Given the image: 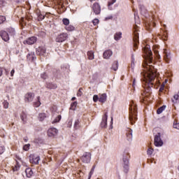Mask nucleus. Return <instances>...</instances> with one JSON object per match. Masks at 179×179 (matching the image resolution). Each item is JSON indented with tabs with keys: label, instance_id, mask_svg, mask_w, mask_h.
I'll return each instance as SVG.
<instances>
[{
	"label": "nucleus",
	"instance_id": "1",
	"mask_svg": "<svg viewBox=\"0 0 179 179\" xmlns=\"http://www.w3.org/2000/svg\"><path fill=\"white\" fill-rule=\"evenodd\" d=\"M143 52L147 57V61L145 62L143 67L145 70L141 75L143 78L141 80L143 82V91L141 92L144 100H149L150 96H152V89H155L156 85H155V80L156 79V72L157 71L155 69V66L152 65L153 63V53L150 50V45H147L144 49Z\"/></svg>",
	"mask_w": 179,
	"mask_h": 179
},
{
	"label": "nucleus",
	"instance_id": "2",
	"mask_svg": "<svg viewBox=\"0 0 179 179\" xmlns=\"http://www.w3.org/2000/svg\"><path fill=\"white\" fill-rule=\"evenodd\" d=\"M138 108L136 107V103L131 101L129 105V120L131 124L134 125L136 120H138Z\"/></svg>",
	"mask_w": 179,
	"mask_h": 179
},
{
	"label": "nucleus",
	"instance_id": "3",
	"mask_svg": "<svg viewBox=\"0 0 179 179\" xmlns=\"http://www.w3.org/2000/svg\"><path fill=\"white\" fill-rule=\"evenodd\" d=\"M138 31V28L135 27L134 31V36H133L134 51H136V49L138 48V45L139 44V33Z\"/></svg>",
	"mask_w": 179,
	"mask_h": 179
},
{
	"label": "nucleus",
	"instance_id": "4",
	"mask_svg": "<svg viewBox=\"0 0 179 179\" xmlns=\"http://www.w3.org/2000/svg\"><path fill=\"white\" fill-rule=\"evenodd\" d=\"M129 159V153L126 152L124 153L123 156V162H124V173H128L129 171V161H128Z\"/></svg>",
	"mask_w": 179,
	"mask_h": 179
},
{
	"label": "nucleus",
	"instance_id": "5",
	"mask_svg": "<svg viewBox=\"0 0 179 179\" xmlns=\"http://www.w3.org/2000/svg\"><path fill=\"white\" fill-rule=\"evenodd\" d=\"M91 9L94 15H97L101 13V6H100V3L97 2H95L92 4V6H91Z\"/></svg>",
	"mask_w": 179,
	"mask_h": 179
},
{
	"label": "nucleus",
	"instance_id": "6",
	"mask_svg": "<svg viewBox=\"0 0 179 179\" xmlns=\"http://www.w3.org/2000/svg\"><path fill=\"white\" fill-rule=\"evenodd\" d=\"M154 145L157 147L163 146V141H162V134L157 133L155 136Z\"/></svg>",
	"mask_w": 179,
	"mask_h": 179
},
{
	"label": "nucleus",
	"instance_id": "7",
	"mask_svg": "<svg viewBox=\"0 0 179 179\" xmlns=\"http://www.w3.org/2000/svg\"><path fill=\"white\" fill-rule=\"evenodd\" d=\"M68 39V34L66 33H62L56 36V43H64V41Z\"/></svg>",
	"mask_w": 179,
	"mask_h": 179
},
{
	"label": "nucleus",
	"instance_id": "8",
	"mask_svg": "<svg viewBox=\"0 0 179 179\" xmlns=\"http://www.w3.org/2000/svg\"><path fill=\"white\" fill-rule=\"evenodd\" d=\"M47 53V49L45 46H39L36 49V54L39 57H45V54Z\"/></svg>",
	"mask_w": 179,
	"mask_h": 179
},
{
	"label": "nucleus",
	"instance_id": "9",
	"mask_svg": "<svg viewBox=\"0 0 179 179\" xmlns=\"http://www.w3.org/2000/svg\"><path fill=\"white\" fill-rule=\"evenodd\" d=\"M92 159V154L90 152H85L80 157V160L83 163H90V160Z\"/></svg>",
	"mask_w": 179,
	"mask_h": 179
},
{
	"label": "nucleus",
	"instance_id": "10",
	"mask_svg": "<svg viewBox=\"0 0 179 179\" xmlns=\"http://www.w3.org/2000/svg\"><path fill=\"white\" fill-rule=\"evenodd\" d=\"M29 162L31 164H38V162H40V156L31 154L29 155Z\"/></svg>",
	"mask_w": 179,
	"mask_h": 179
},
{
	"label": "nucleus",
	"instance_id": "11",
	"mask_svg": "<svg viewBox=\"0 0 179 179\" xmlns=\"http://www.w3.org/2000/svg\"><path fill=\"white\" fill-rule=\"evenodd\" d=\"M34 93L33 92H27V94H25L24 98L25 103H30L33 101V100H34Z\"/></svg>",
	"mask_w": 179,
	"mask_h": 179
},
{
	"label": "nucleus",
	"instance_id": "12",
	"mask_svg": "<svg viewBox=\"0 0 179 179\" xmlns=\"http://www.w3.org/2000/svg\"><path fill=\"white\" fill-rule=\"evenodd\" d=\"M37 41V38L36 36H31L28 38L27 40L24 41V44H28V45H33Z\"/></svg>",
	"mask_w": 179,
	"mask_h": 179
},
{
	"label": "nucleus",
	"instance_id": "13",
	"mask_svg": "<svg viewBox=\"0 0 179 179\" xmlns=\"http://www.w3.org/2000/svg\"><path fill=\"white\" fill-rule=\"evenodd\" d=\"M58 134V130L56 128H50L48 130V136L50 138H54L55 136H57V134Z\"/></svg>",
	"mask_w": 179,
	"mask_h": 179
},
{
	"label": "nucleus",
	"instance_id": "14",
	"mask_svg": "<svg viewBox=\"0 0 179 179\" xmlns=\"http://www.w3.org/2000/svg\"><path fill=\"white\" fill-rule=\"evenodd\" d=\"M0 36L1 37L2 40H3V41H9V34L6 31L1 30L0 31Z\"/></svg>",
	"mask_w": 179,
	"mask_h": 179
},
{
	"label": "nucleus",
	"instance_id": "15",
	"mask_svg": "<svg viewBox=\"0 0 179 179\" xmlns=\"http://www.w3.org/2000/svg\"><path fill=\"white\" fill-rule=\"evenodd\" d=\"M107 118H108V115L107 113H105L102 117V121L101 122V127L107 128Z\"/></svg>",
	"mask_w": 179,
	"mask_h": 179
},
{
	"label": "nucleus",
	"instance_id": "16",
	"mask_svg": "<svg viewBox=\"0 0 179 179\" xmlns=\"http://www.w3.org/2000/svg\"><path fill=\"white\" fill-rule=\"evenodd\" d=\"M25 174L27 178H31L34 173L33 172V170L31 169V168H27L25 169Z\"/></svg>",
	"mask_w": 179,
	"mask_h": 179
},
{
	"label": "nucleus",
	"instance_id": "17",
	"mask_svg": "<svg viewBox=\"0 0 179 179\" xmlns=\"http://www.w3.org/2000/svg\"><path fill=\"white\" fill-rule=\"evenodd\" d=\"M111 55H113V51L110 50H106L103 54L104 59H108Z\"/></svg>",
	"mask_w": 179,
	"mask_h": 179
},
{
	"label": "nucleus",
	"instance_id": "18",
	"mask_svg": "<svg viewBox=\"0 0 179 179\" xmlns=\"http://www.w3.org/2000/svg\"><path fill=\"white\" fill-rule=\"evenodd\" d=\"M36 58V53H34V52H31L27 55V59L28 61H34Z\"/></svg>",
	"mask_w": 179,
	"mask_h": 179
},
{
	"label": "nucleus",
	"instance_id": "19",
	"mask_svg": "<svg viewBox=\"0 0 179 179\" xmlns=\"http://www.w3.org/2000/svg\"><path fill=\"white\" fill-rule=\"evenodd\" d=\"M126 136L127 141H132V129L127 128L126 130Z\"/></svg>",
	"mask_w": 179,
	"mask_h": 179
},
{
	"label": "nucleus",
	"instance_id": "20",
	"mask_svg": "<svg viewBox=\"0 0 179 179\" xmlns=\"http://www.w3.org/2000/svg\"><path fill=\"white\" fill-rule=\"evenodd\" d=\"M48 15V13L44 14L43 13H42L41 12L37 13L38 22H41V20H44V19H45V17Z\"/></svg>",
	"mask_w": 179,
	"mask_h": 179
},
{
	"label": "nucleus",
	"instance_id": "21",
	"mask_svg": "<svg viewBox=\"0 0 179 179\" xmlns=\"http://www.w3.org/2000/svg\"><path fill=\"white\" fill-rule=\"evenodd\" d=\"M20 119L22 120L23 124H26L27 122V114L24 112H22L20 114Z\"/></svg>",
	"mask_w": 179,
	"mask_h": 179
},
{
	"label": "nucleus",
	"instance_id": "22",
	"mask_svg": "<svg viewBox=\"0 0 179 179\" xmlns=\"http://www.w3.org/2000/svg\"><path fill=\"white\" fill-rule=\"evenodd\" d=\"M13 171H19L20 170V164H19V162L17 160H15V164L14 166H12Z\"/></svg>",
	"mask_w": 179,
	"mask_h": 179
},
{
	"label": "nucleus",
	"instance_id": "23",
	"mask_svg": "<svg viewBox=\"0 0 179 179\" xmlns=\"http://www.w3.org/2000/svg\"><path fill=\"white\" fill-rule=\"evenodd\" d=\"M121 38H122V33L116 32L114 35V40H115V41H118L119 40H121Z\"/></svg>",
	"mask_w": 179,
	"mask_h": 179
},
{
	"label": "nucleus",
	"instance_id": "24",
	"mask_svg": "<svg viewBox=\"0 0 179 179\" xmlns=\"http://www.w3.org/2000/svg\"><path fill=\"white\" fill-rule=\"evenodd\" d=\"M107 100V94H102L99 96V102L100 103H106Z\"/></svg>",
	"mask_w": 179,
	"mask_h": 179
},
{
	"label": "nucleus",
	"instance_id": "25",
	"mask_svg": "<svg viewBox=\"0 0 179 179\" xmlns=\"http://www.w3.org/2000/svg\"><path fill=\"white\" fill-rule=\"evenodd\" d=\"M46 87H47V89L55 90V89H57V84L48 83L46 84Z\"/></svg>",
	"mask_w": 179,
	"mask_h": 179
},
{
	"label": "nucleus",
	"instance_id": "26",
	"mask_svg": "<svg viewBox=\"0 0 179 179\" xmlns=\"http://www.w3.org/2000/svg\"><path fill=\"white\" fill-rule=\"evenodd\" d=\"M64 29L65 30H66V31H75V27L71 24L66 26Z\"/></svg>",
	"mask_w": 179,
	"mask_h": 179
},
{
	"label": "nucleus",
	"instance_id": "27",
	"mask_svg": "<svg viewBox=\"0 0 179 179\" xmlns=\"http://www.w3.org/2000/svg\"><path fill=\"white\" fill-rule=\"evenodd\" d=\"M111 69H113V71H117L118 70V62L117 61L113 62V63L112 64Z\"/></svg>",
	"mask_w": 179,
	"mask_h": 179
},
{
	"label": "nucleus",
	"instance_id": "28",
	"mask_svg": "<svg viewBox=\"0 0 179 179\" xmlns=\"http://www.w3.org/2000/svg\"><path fill=\"white\" fill-rule=\"evenodd\" d=\"M45 118H47V115H45V113H39V115H38L39 121H44V120H45Z\"/></svg>",
	"mask_w": 179,
	"mask_h": 179
},
{
	"label": "nucleus",
	"instance_id": "29",
	"mask_svg": "<svg viewBox=\"0 0 179 179\" xmlns=\"http://www.w3.org/2000/svg\"><path fill=\"white\" fill-rule=\"evenodd\" d=\"M37 101L34 102V107H40L41 106V102L40 101V96H37Z\"/></svg>",
	"mask_w": 179,
	"mask_h": 179
},
{
	"label": "nucleus",
	"instance_id": "30",
	"mask_svg": "<svg viewBox=\"0 0 179 179\" xmlns=\"http://www.w3.org/2000/svg\"><path fill=\"white\" fill-rule=\"evenodd\" d=\"M8 33H9L10 36H15L16 34V31H15V29L13 28H8L7 29Z\"/></svg>",
	"mask_w": 179,
	"mask_h": 179
},
{
	"label": "nucleus",
	"instance_id": "31",
	"mask_svg": "<svg viewBox=\"0 0 179 179\" xmlns=\"http://www.w3.org/2000/svg\"><path fill=\"white\" fill-rule=\"evenodd\" d=\"M87 57L88 59H94V53L93 52V51H88Z\"/></svg>",
	"mask_w": 179,
	"mask_h": 179
},
{
	"label": "nucleus",
	"instance_id": "32",
	"mask_svg": "<svg viewBox=\"0 0 179 179\" xmlns=\"http://www.w3.org/2000/svg\"><path fill=\"white\" fill-rule=\"evenodd\" d=\"M80 121L79 120H76L74 123V129H79L80 128Z\"/></svg>",
	"mask_w": 179,
	"mask_h": 179
},
{
	"label": "nucleus",
	"instance_id": "33",
	"mask_svg": "<svg viewBox=\"0 0 179 179\" xmlns=\"http://www.w3.org/2000/svg\"><path fill=\"white\" fill-rule=\"evenodd\" d=\"M164 110H166V106H162L157 109V113L162 114Z\"/></svg>",
	"mask_w": 179,
	"mask_h": 179
},
{
	"label": "nucleus",
	"instance_id": "34",
	"mask_svg": "<svg viewBox=\"0 0 179 179\" xmlns=\"http://www.w3.org/2000/svg\"><path fill=\"white\" fill-rule=\"evenodd\" d=\"M6 22V17L0 15V24H3Z\"/></svg>",
	"mask_w": 179,
	"mask_h": 179
},
{
	"label": "nucleus",
	"instance_id": "35",
	"mask_svg": "<svg viewBox=\"0 0 179 179\" xmlns=\"http://www.w3.org/2000/svg\"><path fill=\"white\" fill-rule=\"evenodd\" d=\"M62 116L59 115L52 122V124H57V122H59L61 121Z\"/></svg>",
	"mask_w": 179,
	"mask_h": 179
},
{
	"label": "nucleus",
	"instance_id": "36",
	"mask_svg": "<svg viewBox=\"0 0 179 179\" xmlns=\"http://www.w3.org/2000/svg\"><path fill=\"white\" fill-rule=\"evenodd\" d=\"M83 95V88L80 87L77 92V96L80 97Z\"/></svg>",
	"mask_w": 179,
	"mask_h": 179
},
{
	"label": "nucleus",
	"instance_id": "37",
	"mask_svg": "<svg viewBox=\"0 0 179 179\" xmlns=\"http://www.w3.org/2000/svg\"><path fill=\"white\" fill-rule=\"evenodd\" d=\"M62 22H63V24H64V26H69V19L64 18L62 20Z\"/></svg>",
	"mask_w": 179,
	"mask_h": 179
},
{
	"label": "nucleus",
	"instance_id": "38",
	"mask_svg": "<svg viewBox=\"0 0 179 179\" xmlns=\"http://www.w3.org/2000/svg\"><path fill=\"white\" fill-rule=\"evenodd\" d=\"M131 66L132 69H134V68L135 67V58L134 57V55L131 56Z\"/></svg>",
	"mask_w": 179,
	"mask_h": 179
},
{
	"label": "nucleus",
	"instance_id": "39",
	"mask_svg": "<svg viewBox=\"0 0 179 179\" xmlns=\"http://www.w3.org/2000/svg\"><path fill=\"white\" fill-rule=\"evenodd\" d=\"M3 108H9V102H8V101H3Z\"/></svg>",
	"mask_w": 179,
	"mask_h": 179
},
{
	"label": "nucleus",
	"instance_id": "40",
	"mask_svg": "<svg viewBox=\"0 0 179 179\" xmlns=\"http://www.w3.org/2000/svg\"><path fill=\"white\" fill-rule=\"evenodd\" d=\"M96 169V165H93L90 172V178L92 177V176H93V173H94V169Z\"/></svg>",
	"mask_w": 179,
	"mask_h": 179
},
{
	"label": "nucleus",
	"instance_id": "41",
	"mask_svg": "<svg viewBox=\"0 0 179 179\" xmlns=\"http://www.w3.org/2000/svg\"><path fill=\"white\" fill-rule=\"evenodd\" d=\"M93 101L94 103H97L98 101H99V96L98 95H94Z\"/></svg>",
	"mask_w": 179,
	"mask_h": 179
},
{
	"label": "nucleus",
	"instance_id": "42",
	"mask_svg": "<svg viewBox=\"0 0 179 179\" xmlns=\"http://www.w3.org/2000/svg\"><path fill=\"white\" fill-rule=\"evenodd\" d=\"M30 149V144H26L23 146V150H25V152H27Z\"/></svg>",
	"mask_w": 179,
	"mask_h": 179
},
{
	"label": "nucleus",
	"instance_id": "43",
	"mask_svg": "<svg viewBox=\"0 0 179 179\" xmlns=\"http://www.w3.org/2000/svg\"><path fill=\"white\" fill-rule=\"evenodd\" d=\"M117 2V0H109L108 2V6H111V5H114Z\"/></svg>",
	"mask_w": 179,
	"mask_h": 179
},
{
	"label": "nucleus",
	"instance_id": "44",
	"mask_svg": "<svg viewBox=\"0 0 179 179\" xmlns=\"http://www.w3.org/2000/svg\"><path fill=\"white\" fill-rule=\"evenodd\" d=\"M99 19L95 18L92 20V23L94 24V26H97V24H99Z\"/></svg>",
	"mask_w": 179,
	"mask_h": 179
},
{
	"label": "nucleus",
	"instance_id": "45",
	"mask_svg": "<svg viewBox=\"0 0 179 179\" xmlns=\"http://www.w3.org/2000/svg\"><path fill=\"white\" fill-rule=\"evenodd\" d=\"M41 78L42 79H44V80H45V79H47V78H48V76H47V73H43L41 75Z\"/></svg>",
	"mask_w": 179,
	"mask_h": 179
},
{
	"label": "nucleus",
	"instance_id": "46",
	"mask_svg": "<svg viewBox=\"0 0 179 179\" xmlns=\"http://www.w3.org/2000/svg\"><path fill=\"white\" fill-rule=\"evenodd\" d=\"M5 152V147L3 145H0V155H3Z\"/></svg>",
	"mask_w": 179,
	"mask_h": 179
},
{
	"label": "nucleus",
	"instance_id": "47",
	"mask_svg": "<svg viewBox=\"0 0 179 179\" xmlns=\"http://www.w3.org/2000/svg\"><path fill=\"white\" fill-rule=\"evenodd\" d=\"M6 2L3 0H0V8H3L5 6Z\"/></svg>",
	"mask_w": 179,
	"mask_h": 179
},
{
	"label": "nucleus",
	"instance_id": "48",
	"mask_svg": "<svg viewBox=\"0 0 179 179\" xmlns=\"http://www.w3.org/2000/svg\"><path fill=\"white\" fill-rule=\"evenodd\" d=\"M153 151H154L153 148H148V151H147V153H148V155H152Z\"/></svg>",
	"mask_w": 179,
	"mask_h": 179
},
{
	"label": "nucleus",
	"instance_id": "49",
	"mask_svg": "<svg viewBox=\"0 0 179 179\" xmlns=\"http://www.w3.org/2000/svg\"><path fill=\"white\" fill-rule=\"evenodd\" d=\"M76 106H78V102L75 101L71 103V108H76Z\"/></svg>",
	"mask_w": 179,
	"mask_h": 179
},
{
	"label": "nucleus",
	"instance_id": "50",
	"mask_svg": "<svg viewBox=\"0 0 179 179\" xmlns=\"http://www.w3.org/2000/svg\"><path fill=\"white\" fill-rule=\"evenodd\" d=\"M164 90V84H162L159 88V92H162Z\"/></svg>",
	"mask_w": 179,
	"mask_h": 179
},
{
	"label": "nucleus",
	"instance_id": "51",
	"mask_svg": "<svg viewBox=\"0 0 179 179\" xmlns=\"http://www.w3.org/2000/svg\"><path fill=\"white\" fill-rule=\"evenodd\" d=\"M173 128H176V129H179V123L173 124Z\"/></svg>",
	"mask_w": 179,
	"mask_h": 179
},
{
	"label": "nucleus",
	"instance_id": "52",
	"mask_svg": "<svg viewBox=\"0 0 179 179\" xmlns=\"http://www.w3.org/2000/svg\"><path fill=\"white\" fill-rule=\"evenodd\" d=\"M113 19V15H109L105 18V20H111Z\"/></svg>",
	"mask_w": 179,
	"mask_h": 179
},
{
	"label": "nucleus",
	"instance_id": "53",
	"mask_svg": "<svg viewBox=\"0 0 179 179\" xmlns=\"http://www.w3.org/2000/svg\"><path fill=\"white\" fill-rule=\"evenodd\" d=\"M3 75V68L0 67V77Z\"/></svg>",
	"mask_w": 179,
	"mask_h": 179
},
{
	"label": "nucleus",
	"instance_id": "54",
	"mask_svg": "<svg viewBox=\"0 0 179 179\" xmlns=\"http://www.w3.org/2000/svg\"><path fill=\"white\" fill-rule=\"evenodd\" d=\"M15 160H19L20 162H22V158H20L19 156L15 155Z\"/></svg>",
	"mask_w": 179,
	"mask_h": 179
},
{
	"label": "nucleus",
	"instance_id": "55",
	"mask_svg": "<svg viewBox=\"0 0 179 179\" xmlns=\"http://www.w3.org/2000/svg\"><path fill=\"white\" fill-rule=\"evenodd\" d=\"M14 75H15V69H13V70L10 71V76L13 77Z\"/></svg>",
	"mask_w": 179,
	"mask_h": 179
},
{
	"label": "nucleus",
	"instance_id": "56",
	"mask_svg": "<svg viewBox=\"0 0 179 179\" xmlns=\"http://www.w3.org/2000/svg\"><path fill=\"white\" fill-rule=\"evenodd\" d=\"M155 55H157V58H160V55H159V52L158 51H155Z\"/></svg>",
	"mask_w": 179,
	"mask_h": 179
},
{
	"label": "nucleus",
	"instance_id": "57",
	"mask_svg": "<svg viewBox=\"0 0 179 179\" xmlns=\"http://www.w3.org/2000/svg\"><path fill=\"white\" fill-rule=\"evenodd\" d=\"M135 85H136V80L134 79V81H133V85H132L134 89H135Z\"/></svg>",
	"mask_w": 179,
	"mask_h": 179
},
{
	"label": "nucleus",
	"instance_id": "58",
	"mask_svg": "<svg viewBox=\"0 0 179 179\" xmlns=\"http://www.w3.org/2000/svg\"><path fill=\"white\" fill-rule=\"evenodd\" d=\"M71 100H72V101H74V100H76V97H73V98L71 99Z\"/></svg>",
	"mask_w": 179,
	"mask_h": 179
},
{
	"label": "nucleus",
	"instance_id": "59",
	"mask_svg": "<svg viewBox=\"0 0 179 179\" xmlns=\"http://www.w3.org/2000/svg\"><path fill=\"white\" fill-rule=\"evenodd\" d=\"M69 124H70V125H72V121L70 120V121L69 122Z\"/></svg>",
	"mask_w": 179,
	"mask_h": 179
},
{
	"label": "nucleus",
	"instance_id": "60",
	"mask_svg": "<svg viewBox=\"0 0 179 179\" xmlns=\"http://www.w3.org/2000/svg\"><path fill=\"white\" fill-rule=\"evenodd\" d=\"M148 162H150V163H153V161L152 160H148Z\"/></svg>",
	"mask_w": 179,
	"mask_h": 179
},
{
	"label": "nucleus",
	"instance_id": "61",
	"mask_svg": "<svg viewBox=\"0 0 179 179\" xmlns=\"http://www.w3.org/2000/svg\"><path fill=\"white\" fill-rule=\"evenodd\" d=\"M90 2H93V1H96V0H90Z\"/></svg>",
	"mask_w": 179,
	"mask_h": 179
},
{
	"label": "nucleus",
	"instance_id": "62",
	"mask_svg": "<svg viewBox=\"0 0 179 179\" xmlns=\"http://www.w3.org/2000/svg\"><path fill=\"white\" fill-rule=\"evenodd\" d=\"M6 72V75H8V71H6V69H5Z\"/></svg>",
	"mask_w": 179,
	"mask_h": 179
},
{
	"label": "nucleus",
	"instance_id": "63",
	"mask_svg": "<svg viewBox=\"0 0 179 179\" xmlns=\"http://www.w3.org/2000/svg\"><path fill=\"white\" fill-rule=\"evenodd\" d=\"M166 58H169V55H166Z\"/></svg>",
	"mask_w": 179,
	"mask_h": 179
},
{
	"label": "nucleus",
	"instance_id": "64",
	"mask_svg": "<svg viewBox=\"0 0 179 179\" xmlns=\"http://www.w3.org/2000/svg\"><path fill=\"white\" fill-rule=\"evenodd\" d=\"M111 121H113V118H111Z\"/></svg>",
	"mask_w": 179,
	"mask_h": 179
}]
</instances>
